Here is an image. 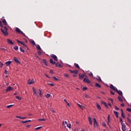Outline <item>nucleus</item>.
<instances>
[{
  "mask_svg": "<svg viewBox=\"0 0 131 131\" xmlns=\"http://www.w3.org/2000/svg\"><path fill=\"white\" fill-rule=\"evenodd\" d=\"M64 77H66V78H68V77H69V75H68V74H64Z\"/></svg>",
  "mask_w": 131,
  "mask_h": 131,
  "instance_id": "nucleus-43",
  "label": "nucleus"
},
{
  "mask_svg": "<svg viewBox=\"0 0 131 131\" xmlns=\"http://www.w3.org/2000/svg\"><path fill=\"white\" fill-rule=\"evenodd\" d=\"M55 66L56 67H60V68L62 67V65H61V64L59 63L58 62H57L55 63Z\"/></svg>",
  "mask_w": 131,
  "mask_h": 131,
  "instance_id": "nucleus-21",
  "label": "nucleus"
},
{
  "mask_svg": "<svg viewBox=\"0 0 131 131\" xmlns=\"http://www.w3.org/2000/svg\"><path fill=\"white\" fill-rule=\"evenodd\" d=\"M7 43H9V45H14V42L10 39H7Z\"/></svg>",
  "mask_w": 131,
  "mask_h": 131,
  "instance_id": "nucleus-15",
  "label": "nucleus"
},
{
  "mask_svg": "<svg viewBox=\"0 0 131 131\" xmlns=\"http://www.w3.org/2000/svg\"><path fill=\"white\" fill-rule=\"evenodd\" d=\"M0 26L3 27V24L2 23V21L0 20Z\"/></svg>",
  "mask_w": 131,
  "mask_h": 131,
  "instance_id": "nucleus-61",
  "label": "nucleus"
},
{
  "mask_svg": "<svg viewBox=\"0 0 131 131\" xmlns=\"http://www.w3.org/2000/svg\"><path fill=\"white\" fill-rule=\"evenodd\" d=\"M111 95H115V92H113L112 90H110Z\"/></svg>",
  "mask_w": 131,
  "mask_h": 131,
  "instance_id": "nucleus-42",
  "label": "nucleus"
},
{
  "mask_svg": "<svg viewBox=\"0 0 131 131\" xmlns=\"http://www.w3.org/2000/svg\"><path fill=\"white\" fill-rule=\"evenodd\" d=\"M94 120V127H98L99 126V124H98V122H97V120H96V118H93Z\"/></svg>",
  "mask_w": 131,
  "mask_h": 131,
  "instance_id": "nucleus-5",
  "label": "nucleus"
},
{
  "mask_svg": "<svg viewBox=\"0 0 131 131\" xmlns=\"http://www.w3.org/2000/svg\"><path fill=\"white\" fill-rule=\"evenodd\" d=\"M114 113L115 115V116L117 117V118H118V112L116 111H114Z\"/></svg>",
  "mask_w": 131,
  "mask_h": 131,
  "instance_id": "nucleus-29",
  "label": "nucleus"
},
{
  "mask_svg": "<svg viewBox=\"0 0 131 131\" xmlns=\"http://www.w3.org/2000/svg\"><path fill=\"white\" fill-rule=\"evenodd\" d=\"M120 106H121V107H124V103L121 104Z\"/></svg>",
  "mask_w": 131,
  "mask_h": 131,
  "instance_id": "nucleus-62",
  "label": "nucleus"
},
{
  "mask_svg": "<svg viewBox=\"0 0 131 131\" xmlns=\"http://www.w3.org/2000/svg\"><path fill=\"white\" fill-rule=\"evenodd\" d=\"M121 116L123 118H125V116H124V114L123 113H121Z\"/></svg>",
  "mask_w": 131,
  "mask_h": 131,
  "instance_id": "nucleus-50",
  "label": "nucleus"
},
{
  "mask_svg": "<svg viewBox=\"0 0 131 131\" xmlns=\"http://www.w3.org/2000/svg\"><path fill=\"white\" fill-rule=\"evenodd\" d=\"M39 121H46V119H39Z\"/></svg>",
  "mask_w": 131,
  "mask_h": 131,
  "instance_id": "nucleus-52",
  "label": "nucleus"
},
{
  "mask_svg": "<svg viewBox=\"0 0 131 131\" xmlns=\"http://www.w3.org/2000/svg\"><path fill=\"white\" fill-rule=\"evenodd\" d=\"M83 81L84 82H86V83H88L89 84H90V83H91V81L89 80V79L86 78H85L83 79Z\"/></svg>",
  "mask_w": 131,
  "mask_h": 131,
  "instance_id": "nucleus-14",
  "label": "nucleus"
},
{
  "mask_svg": "<svg viewBox=\"0 0 131 131\" xmlns=\"http://www.w3.org/2000/svg\"><path fill=\"white\" fill-rule=\"evenodd\" d=\"M32 90L33 91L34 95H35L36 97L38 96V94H37V90H36V89L34 88V87L32 88Z\"/></svg>",
  "mask_w": 131,
  "mask_h": 131,
  "instance_id": "nucleus-7",
  "label": "nucleus"
},
{
  "mask_svg": "<svg viewBox=\"0 0 131 131\" xmlns=\"http://www.w3.org/2000/svg\"><path fill=\"white\" fill-rule=\"evenodd\" d=\"M37 53H38V55H39V56H40V55L42 54V52H41V50H38Z\"/></svg>",
  "mask_w": 131,
  "mask_h": 131,
  "instance_id": "nucleus-35",
  "label": "nucleus"
},
{
  "mask_svg": "<svg viewBox=\"0 0 131 131\" xmlns=\"http://www.w3.org/2000/svg\"><path fill=\"white\" fill-rule=\"evenodd\" d=\"M13 106H14V105L11 104L9 105H7L6 107H7V108H11V107H13Z\"/></svg>",
  "mask_w": 131,
  "mask_h": 131,
  "instance_id": "nucleus-47",
  "label": "nucleus"
},
{
  "mask_svg": "<svg viewBox=\"0 0 131 131\" xmlns=\"http://www.w3.org/2000/svg\"><path fill=\"white\" fill-rule=\"evenodd\" d=\"M49 85H51V86H54V84L53 83H48Z\"/></svg>",
  "mask_w": 131,
  "mask_h": 131,
  "instance_id": "nucleus-60",
  "label": "nucleus"
},
{
  "mask_svg": "<svg viewBox=\"0 0 131 131\" xmlns=\"http://www.w3.org/2000/svg\"><path fill=\"white\" fill-rule=\"evenodd\" d=\"M42 127L40 126V127H38L35 128V130H37L38 129H40V128H41Z\"/></svg>",
  "mask_w": 131,
  "mask_h": 131,
  "instance_id": "nucleus-48",
  "label": "nucleus"
},
{
  "mask_svg": "<svg viewBox=\"0 0 131 131\" xmlns=\"http://www.w3.org/2000/svg\"><path fill=\"white\" fill-rule=\"evenodd\" d=\"M18 49H19V48L18 47V46H15L14 47V50H15V51H18Z\"/></svg>",
  "mask_w": 131,
  "mask_h": 131,
  "instance_id": "nucleus-45",
  "label": "nucleus"
},
{
  "mask_svg": "<svg viewBox=\"0 0 131 131\" xmlns=\"http://www.w3.org/2000/svg\"><path fill=\"white\" fill-rule=\"evenodd\" d=\"M118 99L119 100V101L120 102H121V103H122V102H123V100H122V98H121V97L120 96H118Z\"/></svg>",
  "mask_w": 131,
  "mask_h": 131,
  "instance_id": "nucleus-27",
  "label": "nucleus"
},
{
  "mask_svg": "<svg viewBox=\"0 0 131 131\" xmlns=\"http://www.w3.org/2000/svg\"><path fill=\"white\" fill-rule=\"evenodd\" d=\"M30 121H31V120H26V121H22L21 122V123H27V122H30Z\"/></svg>",
  "mask_w": 131,
  "mask_h": 131,
  "instance_id": "nucleus-25",
  "label": "nucleus"
},
{
  "mask_svg": "<svg viewBox=\"0 0 131 131\" xmlns=\"http://www.w3.org/2000/svg\"><path fill=\"white\" fill-rule=\"evenodd\" d=\"M96 79L97 80H98V81H99V82H102V79H101V77H100V76L97 77Z\"/></svg>",
  "mask_w": 131,
  "mask_h": 131,
  "instance_id": "nucleus-24",
  "label": "nucleus"
},
{
  "mask_svg": "<svg viewBox=\"0 0 131 131\" xmlns=\"http://www.w3.org/2000/svg\"><path fill=\"white\" fill-rule=\"evenodd\" d=\"M16 118H19V119H25L27 118V117H22L20 116H16Z\"/></svg>",
  "mask_w": 131,
  "mask_h": 131,
  "instance_id": "nucleus-22",
  "label": "nucleus"
},
{
  "mask_svg": "<svg viewBox=\"0 0 131 131\" xmlns=\"http://www.w3.org/2000/svg\"><path fill=\"white\" fill-rule=\"evenodd\" d=\"M1 30L5 36H8L9 35V33H8V28H7V27H4L3 29H1Z\"/></svg>",
  "mask_w": 131,
  "mask_h": 131,
  "instance_id": "nucleus-1",
  "label": "nucleus"
},
{
  "mask_svg": "<svg viewBox=\"0 0 131 131\" xmlns=\"http://www.w3.org/2000/svg\"><path fill=\"white\" fill-rule=\"evenodd\" d=\"M122 125V130L125 131L126 130V126H125V123L121 124Z\"/></svg>",
  "mask_w": 131,
  "mask_h": 131,
  "instance_id": "nucleus-8",
  "label": "nucleus"
},
{
  "mask_svg": "<svg viewBox=\"0 0 131 131\" xmlns=\"http://www.w3.org/2000/svg\"><path fill=\"white\" fill-rule=\"evenodd\" d=\"M127 120L128 122H129V123L131 124V120H130L129 118L127 117Z\"/></svg>",
  "mask_w": 131,
  "mask_h": 131,
  "instance_id": "nucleus-49",
  "label": "nucleus"
},
{
  "mask_svg": "<svg viewBox=\"0 0 131 131\" xmlns=\"http://www.w3.org/2000/svg\"><path fill=\"white\" fill-rule=\"evenodd\" d=\"M95 86H96V88H101V85H100V84H99L98 83H95Z\"/></svg>",
  "mask_w": 131,
  "mask_h": 131,
  "instance_id": "nucleus-30",
  "label": "nucleus"
},
{
  "mask_svg": "<svg viewBox=\"0 0 131 131\" xmlns=\"http://www.w3.org/2000/svg\"><path fill=\"white\" fill-rule=\"evenodd\" d=\"M82 75H83V77H86V75H85V73H84Z\"/></svg>",
  "mask_w": 131,
  "mask_h": 131,
  "instance_id": "nucleus-56",
  "label": "nucleus"
},
{
  "mask_svg": "<svg viewBox=\"0 0 131 131\" xmlns=\"http://www.w3.org/2000/svg\"><path fill=\"white\" fill-rule=\"evenodd\" d=\"M68 123H67V121H65L64 122V121H62V125L63 126H64V127H66V126H65V124H68Z\"/></svg>",
  "mask_w": 131,
  "mask_h": 131,
  "instance_id": "nucleus-33",
  "label": "nucleus"
},
{
  "mask_svg": "<svg viewBox=\"0 0 131 131\" xmlns=\"http://www.w3.org/2000/svg\"><path fill=\"white\" fill-rule=\"evenodd\" d=\"M115 110H119V108L117 107V106H115Z\"/></svg>",
  "mask_w": 131,
  "mask_h": 131,
  "instance_id": "nucleus-63",
  "label": "nucleus"
},
{
  "mask_svg": "<svg viewBox=\"0 0 131 131\" xmlns=\"http://www.w3.org/2000/svg\"><path fill=\"white\" fill-rule=\"evenodd\" d=\"M74 131H78V128H75Z\"/></svg>",
  "mask_w": 131,
  "mask_h": 131,
  "instance_id": "nucleus-64",
  "label": "nucleus"
},
{
  "mask_svg": "<svg viewBox=\"0 0 131 131\" xmlns=\"http://www.w3.org/2000/svg\"><path fill=\"white\" fill-rule=\"evenodd\" d=\"M49 61L50 64H52V65H55L56 64V62L54 61V60H53V59H50L49 60Z\"/></svg>",
  "mask_w": 131,
  "mask_h": 131,
  "instance_id": "nucleus-17",
  "label": "nucleus"
},
{
  "mask_svg": "<svg viewBox=\"0 0 131 131\" xmlns=\"http://www.w3.org/2000/svg\"><path fill=\"white\" fill-rule=\"evenodd\" d=\"M102 125H103V126H106V123H105V122H102Z\"/></svg>",
  "mask_w": 131,
  "mask_h": 131,
  "instance_id": "nucleus-59",
  "label": "nucleus"
},
{
  "mask_svg": "<svg viewBox=\"0 0 131 131\" xmlns=\"http://www.w3.org/2000/svg\"><path fill=\"white\" fill-rule=\"evenodd\" d=\"M67 127H69V128H71V124H67Z\"/></svg>",
  "mask_w": 131,
  "mask_h": 131,
  "instance_id": "nucleus-46",
  "label": "nucleus"
},
{
  "mask_svg": "<svg viewBox=\"0 0 131 131\" xmlns=\"http://www.w3.org/2000/svg\"><path fill=\"white\" fill-rule=\"evenodd\" d=\"M16 41L18 42V43H20L21 45H22V43L23 42L19 40H16Z\"/></svg>",
  "mask_w": 131,
  "mask_h": 131,
  "instance_id": "nucleus-51",
  "label": "nucleus"
},
{
  "mask_svg": "<svg viewBox=\"0 0 131 131\" xmlns=\"http://www.w3.org/2000/svg\"><path fill=\"white\" fill-rule=\"evenodd\" d=\"M116 92L119 95V96H122V92L120 90H119L117 89V91Z\"/></svg>",
  "mask_w": 131,
  "mask_h": 131,
  "instance_id": "nucleus-18",
  "label": "nucleus"
},
{
  "mask_svg": "<svg viewBox=\"0 0 131 131\" xmlns=\"http://www.w3.org/2000/svg\"><path fill=\"white\" fill-rule=\"evenodd\" d=\"M88 90V88H87L86 87H85V86H83V88H82V90H83V91H85V90Z\"/></svg>",
  "mask_w": 131,
  "mask_h": 131,
  "instance_id": "nucleus-53",
  "label": "nucleus"
},
{
  "mask_svg": "<svg viewBox=\"0 0 131 131\" xmlns=\"http://www.w3.org/2000/svg\"><path fill=\"white\" fill-rule=\"evenodd\" d=\"M74 66L77 68L78 69H80V67H79V66L78 65V64L75 63H74Z\"/></svg>",
  "mask_w": 131,
  "mask_h": 131,
  "instance_id": "nucleus-28",
  "label": "nucleus"
},
{
  "mask_svg": "<svg viewBox=\"0 0 131 131\" xmlns=\"http://www.w3.org/2000/svg\"><path fill=\"white\" fill-rule=\"evenodd\" d=\"M19 50H20V52H22L23 53H24L25 52V50H24V49H23V48H22V47H20Z\"/></svg>",
  "mask_w": 131,
  "mask_h": 131,
  "instance_id": "nucleus-38",
  "label": "nucleus"
},
{
  "mask_svg": "<svg viewBox=\"0 0 131 131\" xmlns=\"http://www.w3.org/2000/svg\"><path fill=\"white\" fill-rule=\"evenodd\" d=\"M42 63H43V64H45L46 66H49L48 62H47V60H46V59H45L42 60Z\"/></svg>",
  "mask_w": 131,
  "mask_h": 131,
  "instance_id": "nucleus-16",
  "label": "nucleus"
},
{
  "mask_svg": "<svg viewBox=\"0 0 131 131\" xmlns=\"http://www.w3.org/2000/svg\"><path fill=\"white\" fill-rule=\"evenodd\" d=\"M79 78L80 79H83V76L82 74H79Z\"/></svg>",
  "mask_w": 131,
  "mask_h": 131,
  "instance_id": "nucleus-26",
  "label": "nucleus"
},
{
  "mask_svg": "<svg viewBox=\"0 0 131 131\" xmlns=\"http://www.w3.org/2000/svg\"><path fill=\"white\" fill-rule=\"evenodd\" d=\"M36 48L37 49V50H39V51H41V48H40V46L39 45H37L36 46Z\"/></svg>",
  "mask_w": 131,
  "mask_h": 131,
  "instance_id": "nucleus-34",
  "label": "nucleus"
},
{
  "mask_svg": "<svg viewBox=\"0 0 131 131\" xmlns=\"http://www.w3.org/2000/svg\"><path fill=\"white\" fill-rule=\"evenodd\" d=\"M50 56L54 60V61L58 62V57H57V56L54 54H51Z\"/></svg>",
  "mask_w": 131,
  "mask_h": 131,
  "instance_id": "nucleus-4",
  "label": "nucleus"
},
{
  "mask_svg": "<svg viewBox=\"0 0 131 131\" xmlns=\"http://www.w3.org/2000/svg\"><path fill=\"white\" fill-rule=\"evenodd\" d=\"M12 63L11 61H8L5 62L6 65H7V66H9V65H11Z\"/></svg>",
  "mask_w": 131,
  "mask_h": 131,
  "instance_id": "nucleus-23",
  "label": "nucleus"
},
{
  "mask_svg": "<svg viewBox=\"0 0 131 131\" xmlns=\"http://www.w3.org/2000/svg\"><path fill=\"white\" fill-rule=\"evenodd\" d=\"M53 78L54 79V80H59V79H58V78H57L56 77H53Z\"/></svg>",
  "mask_w": 131,
  "mask_h": 131,
  "instance_id": "nucleus-57",
  "label": "nucleus"
},
{
  "mask_svg": "<svg viewBox=\"0 0 131 131\" xmlns=\"http://www.w3.org/2000/svg\"><path fill=\"white\" fill-rule=\"evenodd\" d=\"M31 43H32V45H33V46H35V42H34V40H31Z\"/></svg>",
  "mask_w": 131,
  "mask_h": 131,
  "instance_id": "nucleus-36",
  "label": "nucleus"
},
{
  "mask_svg": "<svg viewBox=\"0 0 131 131\" xmlns=\"http://www.w3.org/2000/svg\"><path fill=\"white\" fill-rule=\"evenodd\" d=\"M0 67L2 68L4 66V63L3 62H0Z\"/></svg>",
  "mask_w": 131,
  "mask_h": 131,
  "instance_id": "nucleus-55",
  "label": "nucleus"
},
{
  "mask_svg": "<svg viewBox=\"0 0 131 131\" xmlns=\"http://www.w3.org/2000/svg\"><path fill=\"white\" fill-rule=\"evenodd\" d=\"M21 45H23V46H24V47H25V48H27V50H29L28 49V47H27V45H26V43H24V42H23Z\"/></svg>",
  "mask_w": 131,
  "mask_h": 131,
  "instance_id": "nucleus-31",
  "label": "nucleus"
},
{
  "mask_svg": "<svg viewBox=\"0 0 131 131\" xmlns=\"http://www.w3.org/2000/svg\"><path fill=\"white\" fill-rule=\"evenodd\" d=\"M96 106L98 110H101V106L99 105V103H97Z\"/></svg>",
  "mask_w": 131,
  "mask_h": 131,
  "instance_id": "nucleus-32",
  "label": "nucleus"
},
{
  "mask_svg": "<svg viewBox=\"0 0 131 131\" xmlns=\"http://www.w3.org/2000/svg\"><path fill=\"white\" fill-rule=\"evenodd\" d=\"M51 96V94L48 93L46 95V98H50V97Z\"/></svg>",
  "mask_w": 131,
  "mask_h": 131,
  "instance_id": "nucleus-44",
  "label": "nucleus"
},
{
  "mask_svg": "<svg viewBox=\"0 0 131 131\" xmlns=\"http://www.w3.org/2000/svg\"><path fill=\"white\" fill-rule=\"evenodd\" d=\"M101 103L102 104V105H104L105 107H106V108H108V105H107V103H106V102H104L103 101H102L101 102Z\"/></svg>",
  "mask_w": 131,
  "mask_h": 131,
  "instance_id": "nucleus-19",
  "label": "nucleus"
},
{
  "mask_svg": "<svg viewBox=\"0 0 131 131\" xmlns=\"http://www.w3.org/2000/svg\"><path fill=\"white\" fill-rule=\"evenodd\" d=\"M126 111H128V112H131V108H129V107L126 108Z\"/></svg>",
  "mask_w": 131,
  "mask_h": 131,
  "instance_id": "nucleus-54",
  "label": "nucleus"
},
{
  "mask_svg": "<svg viewBox=\"0 0 131 131\" xmlns=\"http://www.w3.org/2000/svg\"><path fill=\"white\" fill-rule=\"evenodd\" d=\"M16 99H17V100H22V98L18 96H15Z\"/></svg>",
  "mask_w": 131,
  "mask_h": 131,
  "instance_id": "nucleus-40",
  "label": "nucleus"
},
{
  "mask_svg": "<svg viewBox=\"0 0 131 131\" xmlns=\"http://www.w3.org/2000/svg\"><path fill=\"white\" fill-rule=\"evenodd\" d=\"M107 125H108L109 127H111V126H110V115H108L107 116Z\"/></svg>",
  "mask_w": 131,
  "mask_h": 131,
  "instance_id": "nucleus-11",
  "label": "nucleus"
},
{
  "mask_svg": "<svg viewBox=\"0 0 131 131\" xmlns=\"http://www.w3.org/2000/svg\"><path fill=\"white\" fill-rule=\"evenodd\" d=\"M88 119L90 125H93V121H92V118H91V117H89Z\"/></svg>",
  "mask_w": 131,
  "mask_h": 131,
  "instance_id": "nucleus-20",
  "label": "nucleus"
},
{
  "mask_svg": "<svg viewBox=\"0 0 131 131\" xmlns=\"http://www.w3.org/2000/svg\"><path fill=\"white\" fill-rule=\"evenodd\" d=\"M15 32H16V33H19V34H22L24 36H25V37H26V35H25L24 33H23V32H22V31H21V30H20V29L18 28H15Z\"/></svg>",
  "mask_w": 131,
  "mask_h": 131,
  "instance_id": "nucleus-2",
  "label": "nucleus"
},
{
  "mask_svg": "<svg viewBox=\"0 0 131 131\" xmlns=\"http://www.w3.org/2000/svg\"><path fill=\"white\" fill-rule=\"evenodd\" d=\"M89 76H90L91 77H93V73H92V72H90L89 73Z\"/></svg>",
  "mask_w": 131,
  "mask_h": 131,
  "instance_id": "nucleus-41",
  "label": "nucleus"
},
{
  "mask_svg": "<svg viewBox=\"0 0 131 131\" xmlns=\"http://www.w3.org/2000/svg\"><path fill=\"white\" fill-rule=\"evenodd\" d=\"M13 90H14V88H13L12 87H11L10 86H9L6 90V92H11L12 91H13Z\"/></svg>",
  "mask_w": 131,
  "mask_h": 131,
  "instance_id": "nucleus-9",
  "label": "nucleus"
},
{
  "mask_svg": "<svg viewBox=\"0 0 131 131\" xmlns=\"http://www.w3.org/2000/svg\"><path fill=\"white\" fill-rule=\"evenodd\" d=\"M108 100L110 101H111L112 103H113V99H112V98H108Z\"/></svg>",
  "mask_w": 131,
  "mask_h": 131,
  "instance_id": "nucleus-58",
  "label": "nucleus"
},
{
  "mask_svg": "<svg viewBox=\"0 0 131 131\" xmlns=\"http://www.w3.org/2000/svg\"><path fill=\"white\" fill-rule=\"evenodd\" d=\"M38 91H39V96H40V97H41H41H42V95L41 94V91L40 89H39Z\"/></svg>",
  "mask_w": 131,
  "mask_h": 131,
  "instance_id": "nucleus-37",
  "label": "nucleus"
},
{
  "mask_svg": "<svg viewBox=\"0 0 131 131\" xmlns=\"http://www.w3.org/2000/svg\"><path fill=\"white\" fill-rule=\"evenodd\" d=\"M110 89H111V90H113V91H115V92H116V91H117V88L114 86V85H112V84H110Z\"/></svg>",
  "mask_w": 131,
  "mask_h": 131,
  "instance_id": "nucleus-6",
  "label": "nucleus"
},
{
  "mask_svg": "<svg viewBox=\"0 0 131 131\" xmlns=\"http://www.w3.org/2000/svg\"><path fill=\"white\" fill-rule=\"evenodd\" d=\"M33 82H34V79H31V80L29 79L28 81V84H32Z\"/></svg>",
  "mask_w": 131,
  "mask_h": 131,
  "instance_id": "nucleus-12",
  "label": "nucleus"
},
{
  "mask_svg": "<svg viewBox=\"0 0 131 131\" xmlns=\"http://www.w3.org/2000/svg\"><path fill=\"white\" fill-rule=\"evenodd\" d=\"M13 60H14L15 62L17 64H21V62L19 61V59L16 58V57L13 58Z\"/></svg>",
  "mask_w": 131,
  "mask_h": 131,
  "instance_id": "nucleus-13",
  "label": "nucleus"
},
{
  "mask_svg": "<svg viewBox=\"0 0 131 131\" xmlns=\"http://www.w3.org/2000/svg\"><path fill=\"white\" fill-rule=\"evenodd\" d=\"M69 71L70 72V73H73L75 75H76V74H78V70H75L74 71H72V70H69Z\"/></svg>",
  "mask_w": 131,
  "mask_h": 131,
  "instance_id": "nucleus-3",
  "label": "nucleus"
},
{
  "mask_svg": "<svg viewBox=\"0 0 131 131\" xmlns=\"http://www.w3.org/2000/svg\"><path fill=\"white\" fill-rule=\"evenodd\" d=\"M119 119H120V122H121V124H123V121H122V118L121 117H120Z\"/></svg>",
  "mask_w": 131,
  "mask_h": 131,
  "instance_id": "nucleus-39",
  "label": "nucleus"
},
{
  "mask_svg": "<svg viewBox=\"0 0 131 131\" xmlns=\"http://www.w3.org/2000/svg\"><path fill=\"white\" fill-rule=\"evenodd\" d=\"M2 21L3 24H4V25H8V23H7V21H6V19H5V17H3L2 18Z\"/></svg>",
  "mask_w": 131,
  "mask_h": 131,
  "instance_id": "nucleus-10",
  "label": "nucleus"
}]
</instances>
